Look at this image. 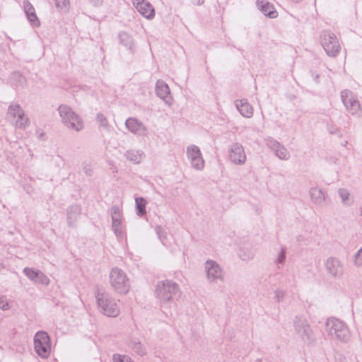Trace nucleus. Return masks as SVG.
I'll return each instance as SVG.
<instances>
[{
  "label": "nucleus",
  "instance_id": "nucleus-38",
  "mask_svg": "<svg viewBox=\"0 0 362 362\" xmlns=\"http://www.w3.org/2000/svg\"><path fill=\"white\" fill-rule=\"evenodd\" d=\"M327 131L331 134H337L339 137H341L342 136L339 129L335 124H329L327 125Z\"/></svg>",
  "mask_w": 362,
  "mask_h": 362
},
{
  "label": "nucleus",
  "instance_id": "nucleus-29",
  "mask_svg": "<svg viewBox=\"0 0 362 362\" xmlns=\"http://www.w3.org/2000/svg\"><path fill=\"white\" fill-rule=\"evenodd\" d=\"M136 209L137 215L139 216H143L146 214V201L143 197H136L135 199Z\"/></svg>",
  "mask_w": 362,
  "mask_h": 362
},
{
  "label": "nucleus",
  "instance_id": "nucleus-34",
  "mask_svg": "<svg viewBox=\"0 0 362 362\" xmlns=\"http://www.w3.org/2000/svg\"><path fill=\"white\" fill-rule=\"evenodd\" d=\"M156 233L158 235V238L161 241L163 245H165L166 240H167V234L165 230L163 228L160 226H157L155 228Z\"/></svg>",
  "mask_w": 362,
  "mask_h": 362
},
{
  "label": "nucleus",
  "instance_id": "nucleus-3",
  "mask_svg": "<svg viewBox=\"0 0 362 362\" xmlns=\"http://www.w3.org/2000/svg\"><path fill=\"white\" fill-rule=\"evenodd\" d=\"M109 281L112 288L121 295L127 294L131 288L130 280L127 274L118 267L111 269Z\"/></svg>",
  "mask_w": 362,
  "mask_h": 362
},
{
  "label": "nucleus",
  "instance_id": "nucleus-45",
  "mask_svg": "<svg viewBox=\"0 0 362 362\" xmlns=\"http://www.w3.org/2000/svg\"><path fill=\"white\" fill-rule=\"evenodd\" d=\"M341 144L343 146H346L348 144V141H344L343 142L341 143Z\"/></svg>",
  "mask_w": 362,
  "mask_h": 362
},
{
  "label": "nucleus",
  "instance_id": "nucleus-10",
  "mask_svg": "<svg viewBox=\"0 0 362 362\" xmlns=\"http://www.w3.org/2000/svg\"><path fill=\"white\" fill-rule=\"evenodd\" d=\"M325 269L329 277L337 279H341L345 271L343 261L334 256H330L326 259Z\"/></svg>",
  "mask_w": 362,
  "mask_h": 362
},
{
  "label": "nucleus",
  "instance_id": "nucleus-8",
  "mask_svg": "<svg viewBox=\"0 0 362 362\" xmlns=\"http://www.w3.org/2000/svg\"><path fill=\"white\" fill-rule=\"evenodd\" d=\"M320 42L329 57H336L340 51L341 47L335 34L324 30L321 33Z\"/></svg>",
  "mask_w": 362,
  "mask_h": 362
},
{
  "label": "nucleus",
  "instance_id": "nucleus-20",
  "mask_svg": "<svg viewBox=\"0 0 362 362\" xmlns=\"http://www.w3.org/2000/svg\"><path fill=\"white\" fill-rule=\"evenodd\" d=\"M22 7L30 25L33 28L39 27L40 21L37 16L35 8L33 4L28 0H24L22 2Z\"/></svg>",
  "mask_w": 362,
  "mask_h": 362
},
{
  "label": "nucleus",
  "instance_id": "nucleus-42",
  "mask_svg": "<svg viewBox=\"0 0 362 362\" xmlns=\"http://www.w3.org/2000/svg\"><path fill=\"white\" fill-rule=\"evenodd\" d=\"M83 170L84 172V173L88 175V176H91L92 174H93V170H92V168L90 165L88 164H84L83 165Z\"/></svg>",
  "mask_w": 362,
  "mask_h": 362
},
{
  "label": "nucleus",
  "instance_id": "nucleus-9",
  "mask_svg": "<svg viewBox=\"0 0 362 362\" xmlns=\"http://www.w3.org/2000/svg\"><path fill=\"white\" fill-rule=\"evenodd\" d=\"M178 292V285L170 280L159 282L156 291L158 298L163 303L170 302Z\"/></svg>",
  "mask_w": 362,
  "mask_h": 362
},
{
  "label": "nucleus",
  "instance_id": "nucleus-46",
  "mask_svg": "<svg viewBox=\"0 0 362 362\" xmlns=\"http://www.w3.org/2000/svg\"><path fill=\"white\" fill-rule=\"evenodd\" d=\"M43 136H44V133H43V132H40V133L39 134V137H40V138H42Z\"/></svg>",
  "mask_w": 362,
  "mask_h": 362
},
{
  "label": "nucleus",
  "instance_id": "nucleus-7",
  "mask_svg": "<svg viewBox=\"0 0 362 362\" xmlns=\"http://www.w3.org/2000/svg\"><path fill=\"white\" fill-rule=\"evenodd\" d=\"M33 346L39 357L47 358L52 351V342L49 334L45 331L36 332L33 338Z\"/></svg>",
  "mask_w": 362,
  "mask_h": 362
},
{
  "label": "nucleus",
  "instance_id": "nucleus-36",
  "mask_svg": "<svg viewBox=\"0 0 362 362\" xmlns=\"http://www.w3.org/2000/svg\"><path fill=\"white\" fill-rule=\"evenodd\" d=\"M354 264L356 267H362V247L358 250L353 257Z\"/></svg>",
  "mask_w": 362,
  "mask_h": 362
},
{
  "label": "nucleus",
  "instance_id": "nucleus-33",
  "mask_svg": "<svg viewBox=\"0 0 362 362\" xmlns=\"http://www.w3.org/2000/svg\"><path fill=\"white\" fill-rule=\"evenodd\" d=\"M113 362H134L130 356L125 354H115L112 356Z\"/></svg>",
  "mask_w": 362,
  "mask_h": 362
},
{
  "label": "nucleus",
  "instance_id": "nucleus-11",
  "mask_svg": "<svg viewBox=\"0 0 362 362\" xmlns=\"http://www.w3.org/2000/svg\"><path fill=\"white\" fill-rule=\"evenodd\" d=\"M204 271L207 281L211 284L223 281L224 273L221 266L215 260L207 259L204 263Z\"/></svg>",
  "mask_w": 362,
  "mask_h": 362
},
{
  "label": "nucleus",
  "instance_id": "nucleus-25",
  "mask_svg": "<svg viewBox=\"0 0 362 362\" xmlns=\"http://www.w3.org/2000/svg\"><path fill=\"white\" fill-rule=\"evenodd\" d=\"M81 214V208L78 205H73L67 209V223L69 226L73 227Z\"/></svg>",
  "mask_w": 362,
  "mask_h": 362
},
{
  "label": "nucleus",
  "instance_id": "nucleus-22",
  "mask_svg": "<svg viewBox=\"0 0 362 362\" xmlns=\"http://www.w3.org/2000/svg\"><path fill=\"white\" fill-rule=\"evenodd\" d=\"M235 105L240 115L246 118H251L253 115V107L247 100H236Z\"/></svg>",
  "mask_w": 362,
  "mask_h": 362
},
{
  "label": "nucleus",
  "instance_id": "nucleus-23",
  "mask_svg": "<svg viewBox=\"0 0 362 362\" xmlns=\"http://www.w3.org/2000/svg\"><path fill=\"white\" fill-rule=\"evenodd\" d=\"M310 196L311 201L316 205H322L326 200L325 192L319 187H312L310 189Z\"/></svg>",
  "mask_w": 362,
  "mask_h": 362
},
{
  "label": "nucleus",
  "instance_id": "nucleus-16",
  "mask_svg": "<svg viewBox=\"0 0 362 362\" xmlns=\"http://www.w3.org/2000/svg\"><path fill=\"white\" fill-rule=\"evenodd\" d=\"M126 129L132 134L137 136H146L148 132L144 124L136 117H129L125 121Z\"/></svg>",
  "mask_w": 362,
  "mask_h": 362
},
{
  "label": "nucleus",
  "instance_id": "nucleus-44",
  "mask_svg": "<svg viewBox=\"0 0 362 362\" xmlns=\"http://www.w3.org/2000/svg\"><path fill=\"white\" fill-rule=\"evenodd\" d=\"M103 1V0H90L91 3L95 6L101 4Z\"/></svg>",
  "mask_w": 362,
  "mask_h": 362
},
{
  "label": "nucleus",
  "instance_id": "nucleus-30",
  "mask_svg": "<svg viewBox=\"0 0 362 362\" xmlns=\"http://www.w3.org/2000/svg\"><path fill=\"white\" fill-rule=\"evenodd\" d=\"M41 271L35 270L32 268L25 267L24 268L23 272V274L33 282L37 283L38 279V274H40Z\"/></svg>",
  "mask_w": 362,
  "mask_h": 362
},
{
  "label": "nucleus",
  "instance_id": "nucleus-1",
  "mask_svg": "<svg viewBox=\"0 0 362 362\" xmlns=\"http://www.w3.org/2000/svg\"><path fill=\"white\" fill-rule=\"evenodd\" d=\"M325 330L329 338L334 341L346 344L351 341V333L348 325L335 317H329L325 322Z\"/></svg>",
  "mask_w": 362,
  "mask_h": 362
},
{
  "label": "nucleus",
  "instance_id": "nucleus-26",
  "mask_svg": "<svg viewBox=\"0 0 362 362\" xmlns=\"http://www.w3.org/2000/svg\"><path fill=\"white\" fill-rule=\"evenodd\" d=\"M128 346L141 356L147 354L146 346L138 339H131L128 342Z\"/></svg>",
  "mask_w": 362,
  "mask_h": 362
},
{
  "label": "nucleus",
  "instance_id": "nucleus-43",
  "mask_svg": "<svg viewBox=\"0 0 362 362\" xmlns=\"http://www.w3.org/2000/svg\"><path fill=\"white\" fill-rule=\"evenodd\" d=\"M192 1L194 5L199 6V5L204 4V0H192Z\"/></svg>",
  "mask_w": 362,
  "mask_h": 362
},
{
  "label": "nucleus",
  "instance_id": "nucleus-27",
  "mask_svg": "<svg viewBox=\"0 0 362 362\" xmlns=\"http://www.w3.org/2000/svg\"><path fill=\"white\" fill-rule=\"evenodd\" d=\"M338 194L341 199V203L344 206H351L354 203V199L351 197L350 192L347 189L340 188L338 189Z\"/></svg>",
  "mask_w": 362,
  "mask_h": 362
},
{
  "label": "nucleus",
  "instance_id": "nucleus-14",
  "mask_svg": "<svg viewBox=\"0 0 362 362\" xmlns=\"http://www.w3.org/2000/svg\"><path fill=\"white\" fill-rule=\"evenodd\" d=\"M341 99L346 108L351 115H358L361 105L356 96L349 90L345 89L341 92Z\"/></svg>",
  "mask_w": 362,
  "mask_h": 362
},
{
  "label": "nucleus",
  "instance_id": "nucleus-4",
  "mask_svg": "<svg viewBox=\"0 0 362 362\" xmlns=\"http://www.w3.org/2000/svg\"><path fill=\"white\" fill-rule=\"evenodd\" d=\"M95 297L98 307L104 315L110 317H115L119 315V307L109 293L98 291Z\"/></svg>",
  "mask_w": 362,
  "mask_h": 362
},
{
  "label": "nucleus",
  "instance_id": "nucleus-5",
  "mask_svg": "<svg viewBox=\"0 0 362 362\" xmlns=\"http://www.w3.org/2000/svg\"><path fill=\"white\" fill-rule=\"evenodd\" d=\"M58 112L62 123L69 129L79 132L83 129L82 119L68 105H61Z\"/></svg>",
  "mask_w": 362,
  "mask_h": 362
},
{
  "label": "nucleus",
  "instance_id": "nucleus-35",
  "mask_svg": "<svg viewBox=\"0 0 362 362\" xmlns=\"http://www.w3.org/2000/svg\"><path fill=\"white\" fill-rule=\"evenodd\" d=\"M286 248L285 247H281V251L279 252V253L277 255V257H276V259L275 260V263L278 265L279 264H283L284 262H285L286 260ZM278 268H280L279 266H278Z\"/></svg>",
  "mask_w": 362,
  "mask_h": 362
},
{
  "label": "nucleus",
  "instance_id": "nucleus-47",
  "mask_svg": "<svg viewBox=\"0 0 362 362\" xmlns=\"http://www.w3.org/2000/svg\"><path fill=\"white\" fill-rule=\"evenodd\" d=\"M109 165H112V161H110V162L109 163Z\"/></svg>",
  "mask_w": 362,
  "mask_h": 362
},
{
  "label": "nucleus",
  "instance_id": "nucleus-15",
  "mask_svg": "<svg viewBox=\"0 0 362 362\" xmlns=\"http://www.w3.org/2000/svg\"><path fill=\"white\" fill-rule=\"evenodd\" d=\"M112 228L117 238L120 240L124 235V226H123L122 216L120 208L113 206L111 208Z\"/></svg>",
  "mask_w": 362,
  "mask_h": 362
},
{
  "label": "nucleus",
  "instance_id": "nucleus-2",
  "mask_svg": "<svg viewBox=\"0 0 362 362\" xmlns=\"http://www.w3.org/2000/svg\"><path fill=\"white\" fill-rule=\"evenodd\" d=\"M293 327L298 338L305 344L310 345L316 337L308 318L305 315H298L293 320Z\"/></svg>",
  "mask_w": 362,
  "mask_h": 362
},
{
  "label": "nucleus",
  "instance_id": "nucleus-13",
  "mask_svg": "<svg viewBox=\"0 0 362 362\" xmlns=\"http://www.w3.org/2000/svg\"><path fill=\"white\" fill-rule=\"evenodd\" d=\"M228 159L237 165H243L247 161V156L243 146L238 142L231 144L228 147Z\"/></svg>",
  "mask_w": 362,
  "mask_h": 362
},
{
  "label": "nucleus",
  "instance_id": "nucleus-40",
  "mask_svg": "<svg viewBox=\"0 0 362 362\" xmlns=\"http://www.w3.org/2000/svg\"><path fill=\"white\" fill-rule=\"evenodd\" d=\"M255 257V253L253 251L250 250L248 253H246L245 252L243 251L240 253V257L243 261H250L252 259Z\"/></svg>",
  "mask_w": 362,
  "mask_h": 362
},
{
  "label": "nucleus",
  "instance_id": "nucleus-17",
  "mask_svg": "<svg viewBox=\"0 0 362 362\" xmlns=\"http://www.w3.org/2000/svg\"><path fill=\"white\" fill-rule=\"evenodd\" d=\"M155 90L158 98L164 101V103L170 106L173 103V98L170 93L168 85L163 80H158L156 83Z\"/></svg>",
  "mask_w": 362,
  "mask_h": 362
},
{
  "label": "nucleus",
  "instance_id": "nucleus-21",
  "mask_svg": "<svg viewBox=\"0 0 362 362\" xmlns=\"http://www.w3.org/2000/svg\"><path fill=\"white\" fill-rule=\"evenodd\" d=\"M256 6L264 16L270 18H275L278 16V12L276 11L274 6L267 0H257Z\"/></svg>",
  "mask_w": 362,
  "mask_h": 362
},
{
  "label": "nucleus",
  "instance_id": "nucleus-41",
  "mask_svg": "<svg viewBox=\"0 0 362 362\" xmlns=\"http://www.w3.org/2000/svg\"><path fill=\"white\" fill-rule=\"evenodd\" d=\"M0 308L3 310H8L10 308L9 303L6 298H0Z\"/></svg>",
  "mask_w": 362,
  "mask_h": 362
},
{
  "label": "nucleus",
  "instance_id": "nucleus-31",
  "mask_svg": "<svg viewBox=\"0 0 362 362\" xmlns=\"http://www.w3.org/2000/svg\"><path fill=\"white\" fill-rule=\"evenodd\" d=\"M95 119H96L97 122L99 124L100 127L103 128L104 129H105L108 132L110 131V125L109 124L106 117L103 114H102V113L97 114Z\"/></svg>",
  "mask_w": 362,
  "mask_h": 362
},
{
  "label": "nucleus",
  "instance_id": "nucleus-37",
  "mask_svg": "<svg viewBox=\"0 0 362 362\" xmlns=\"http://www.w3.org/2000/svg\"><path fill=\"white\" fill-rule=\"evenodd\" d=\"M36 284L47 286L49 284V279L43 272H40Z\"/></svg>",
  "mask_w": 362,
  "mask_h": 362
},
{
  "label": "nucleus",
  "instance_id": "nucleus-6",
  "mask_svg": "<svg viewBox=\"0 0 362 362\" xmlns=\"http://www.w3.org/2000/svg\"><path fill=\"white\" fill-rule=\"evenodd\" d=\"M6 117L16 129H25L30 124L29 117L17 103H11L8 106Z\"/></svg>",
  "mask_w": 362,
  "mask_h": 362
},
{
  "label": "nucleus",
  "instance_id": "nucleus-19",
  "mask_svg": "<svg viewBox=\"0 0 362 362\" xmlns=\"http://www.w3.org/2000/svg\"><path fill=\"white\" fill-rule=\"evenodd\" d=\"M267 146L274 152L276 156L279 159L287 160L290 158L291 155L289 151L279 141L273 139H268L267 140Z\"/></svg>",
  "mask_w": 362,
  "mask_h": 362
},
{
  "label": "nucleus",
  "instance_id": "nucleus-12",
  "mask_svg": "<svg viewBox=\"0 0 362 362\" xmlns=\"http://www.w3.org/2000/svg\"><path fill=\"white\" fill-rule=\"evenodd\" d=\"M186 155L191 166L196 170H202L204 168L205 162L200 148L191 144L187 147Z\"/></svg>",
  "mask_w": 362,
  "mask_h": 362
},
{
  "label": "nucleus",
  "instance_id": "nucleus-24",
  "mask_svg": "<svg viewBox=\"0 0 362 362\" xmlns=\"http://www.w3.org/2000/svg\"><path fill=\"white\" fill-rule=\"evenodd\" d=\"M124 156L132 163L139 164L143 160L144 153L141 150L130 149L125 152Z\"/></svg>",
  "mask_w": 362,
  "mask_h": 362
},
{
  "label": "nucleus",
  "instance_id": "nucleus-32",
  "mask_svg": "<svg viewBox=\"0 0 362 362\" xmlns=\"http://www.w3.org/2000/svg\"><path fill=\"white\" fill-rule=\"evenodd\" d=\"M55 6L61 11L66 12L69 8V0H54Z\"/></svg>",
  "mask_w": 362,
  "mask_h": 362
},
{
  "label": "nucleus",
  "instance_id": "nucleus-39",
  "mask_svg": "<svg viewBox=\"0 0 362 362\" xmlns=\"http://www.w3.org/2000/svg\"><path fill=\"white\" fill-rule=\"evenodd\" d=\"M286 293L281 289H276L274 291V299L276 302L279 303L284 300Z\"/></svg>",
  "mask_w": 362,
  "mask_h": 362
},
{
  "label": "nucleus",
  "instance_id": "nucleus-18",
  "mask_svg": "<svg viewBox=\"0 0 362 362\" xmlns=\"http://www.w3.org/2000/svg\"><path fill=\"white\" fill-rule=\"evenodd\" d=\"M132 4L138 12L147 19H152L155 16V10L153 6L146 0H132Z\"/></svg>",
  "mask_w": 362,
  "mask_h": 362
},
{
  "label": "nucleus",
  "instance_id": "nucleus-28",
  "mask_svg": "<svg viewBox=\"0 0 362 362\" xmlns=\"http://www.w3.org/2000/svg\"><path fill=\"white\" fill-rule=\"evenodd\" d=\"M120 43L129 49L134 47V42L132 36L126 32H121L119 35Z\"/></svg>",
  "mask_w": 362,
  "mask_h": 362
}]
</instances>
